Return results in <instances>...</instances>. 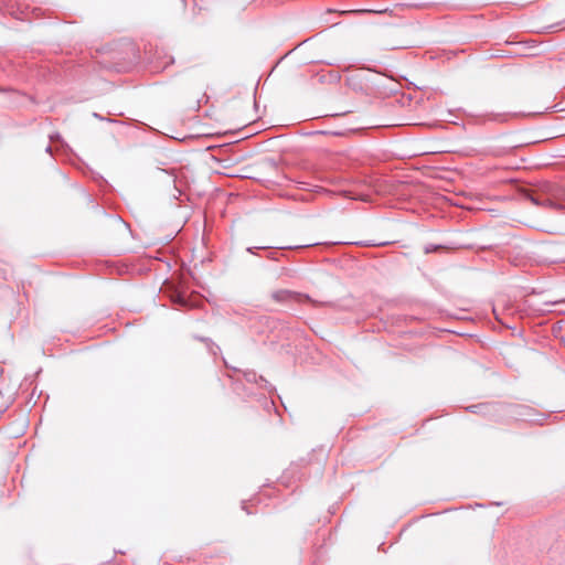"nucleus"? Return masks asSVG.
Wrapping results in <instances>:
<instances>
[{
  "mask_svg": "<svg viewBox=\"0 0 565 565\" xmlns=\"http://www.w3.org/2000/svg\"><path fill=\"white\" fill-rule=\"evenodd\" d=\"M530 200L533 204L546 209L561 210L562 205L554 201V199L546 194H533L530 195Z\"/></svg>",
  "mask_w": 565,
  "mask_h": 565,
  "instance_id": "nucleus-1",
  "label": "nucleus"
},
{
  "mask_svg": "<svg viewBox=\"0 0 565 565\" xmlns=\"http://www.w3.org/2000/svg\"><path fill=\"white\" fill-rule=\"evenodd\" d=\"M296 294L289 290H278L273 294V298L277 301H289L296 298Z\"/></svg>",
  "mask_w": 565,
  "mask_h": 565,
  "instance_id": "nucleus-2",
  "label": "nucleus"
}]
</instances>
